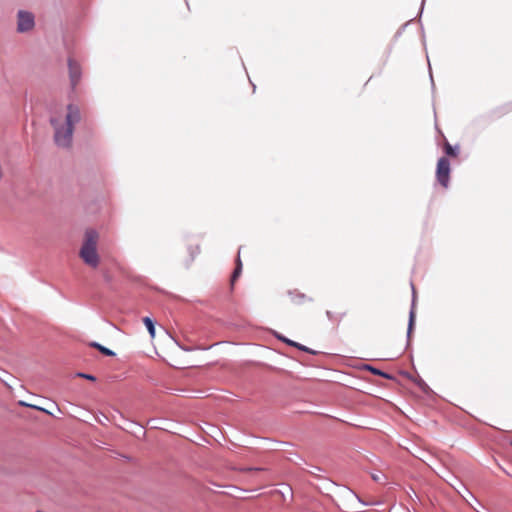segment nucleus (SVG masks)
I'll use <instances>...</instances> for the list:
<instances>
[{
    "label": "nucleus",
    "mask_w": 512,
    "mask_h": 512,
    "mask_svg": "<svg viewBox=\"0 0 512 512\" xmlns=\"http://www.w3.org/2000/svg\"><path fill=\"white\" fill-rule=\"evenodd\" d=\"M81 120L80 108L75 104H68L66 114H53L50 124L54 130V142L62 148H70L73 140L74 125Z\"/></svg>",
    "instance_id": "obj_1"
},
{
    "label": "nucleus",
    "mask_w": 512,
    "mask_h": 512,
    "mask_svg": "<svg viewBox=\"0 0 512 512\" xmlns=\"http://www.w3.org/2000/svg\"><path fill=\"white\" fill-rule=\"evenodd\" d=\"M98 242L99 233L94 229H87L79 251V257L82 261L93 269H96L100 264V255L97 251Z\"/></svg>",
    "instance_id": "obj_2"
},
{
    "label": "nucleus",
    "mask_w": 512,
    "mask_h": 512,
    "mask_svg": "<svg viewBox=\"0 0 512 512\" xmlns=\"http://www.w3.org/2000/svg\"><path fill=\"white\" fill-rule=\"evenodd\" d=\"M436 177L438 182L443 186L447 187L450 177V162L447 158L441 157L437 163Z\"/></svg>",
    "instance_id": "obj_3"
},
{
    "label": "nucleus",
    "mask_w": 512,
    "mask_h": 512,
    "mask_svg": "<svg viewBox=\"0 0 512 512\" xmlns=\"http://www.w3.org/2000/svg\"><path fill=\"white\" fill-rule=\"evenodd\" d=\"M34 27V17L31 13L25 11H19L17 30L19 32H26Z\"/></svg>",
    "instance_id": "obj_4"
},
{
    "label": "nucleus",
    "mask_w": 512,
    "mask_h": 512,
    "mask_svg": "<svg viewBox=\"0 0 512 512\" xmlns=\"http://www.w3.org/2000/svg\"><path fill=\"white\" fill-rule=\"evenodd\" d=\"M69 76L72 87H75L80 80L81 69L79 64L72 58L68 60Z\"/></svg>",
    "instance_id": "obj_5"
},
{
    "label": "nucleus",
    "mask_w": 512,
    "mask_h": 512,
    "mask_svg": "<svg viewBox=\"0 0 512 512\" xmlns=\"http://www.w3.org/2000/svg\"><path fill=\"white\" fill-rule=\"evenodd\" d=\"M288 296L290 298V302L295 305L304 304L306 301L309 300V298L305 294L297 290L289 291Z\"/></svg>",
    "instance_id": "obj_6"
},
{
    "label": "nucleus",
    "mask_w": 512,
    "mask_h": 512,
    "mask_svg": "<svg viewBox=\"0 0 512 512\" xmlns=\"http://www.w3.org/2000/svg\"><path fill=\"white\" fill-rule=\"evenodd\" d=\"M238 254H240V252H238ZM242 272V262H241V259H240V255H238L237 257V260H236V267H235V270L231 276V284L233 285L234 282L237 280V278L240 276Z\"/></svg>",
    "instance_id": "obj_7"
},
{
    "label": "nucleus",
    "mask_w": 512,
    "mask_h": 512,
    "mask_svg": "<svg viewBox=\"0 0 512 512\" xmlns=\"http://www.w3.org/2000/svg\"><path fill=\"white\" fill-rule=\"evenodd\" d=\"M143 323L146 326V328L148 329V332H149L151 338H154L155 337V326H154L153 321L149 317H144Z\"/></svg>",
    "instance_id": "obj_8"
},
{
    "label": "nucleus",
    "mask_w": 512,
    "mask_h": 512,
    "mask_svg": "<svg viewBox=\"0 0 512 512\" xmlns=\"http://www.w3.org/2000/svg\"><path fill=\"white\" fill-rule=\"evenodd\" d=\"M282 341L286 342L287 344H289L290 346H293V347H297L298 349L302 350V351H306L308 353H312L314 354L315 352L311 351L309 348L299 344V343H296L292 340H289V339H286V338H281Z\"/></svg>",
    "instance_id": "obj_9"
},
{
    "label": "nucleus",
    "mask_w": 512,
    "mask_h": 512,
    "mask_svg": "<svg viewBox=\"0 0 512 512\" xmlns=\"http://www.w3.org/2000/svg\"><path fill=\"white\" fill-rule=\"evenodd\" d=\"M91 346L98 349L102 354L104 355H107V356H114L115 353L113 351H111L110 349L98 344V343H91Z\"/></svg>",
    "instance_id": "obj_10"
},
{
    "label": "nucleus",
    "mask_w": 512,
    "mask_h": 512,
    "mask_svg": "<svg viewBox=\"0 0 512 512\" xmlns=\"http://www.w3.org/2000/svg\"><path fill=\"white\" fill-rule=\"evenodd\" d=\"M444 150H445V153L449 156H452V157L457 156L456 149L454 147H452L448 142L445 143Z\"/></svg>",
    "instance_id": "obj_11"
},
{
    "label": "nucleus",
    "mask_w": 512,
    "mask_h": 512,
    "mask_svg": "<svg viewBox=\"0 0 512 512\" xmlns=\"http://www.w3.org/2000/svg\"><path fill=\"white\" fill-rule=\"evenodd\" d=\"M327 314V317L331 320V321H334V322H339L341 321L342 317L345 316V313H343L341 316L337 317L335 316L331 311H327L326 312Z\"/></svg>",
    "instance_id": "obj_12"
},
{
    "label": "nucleus",
    "mask_w": 512,
    "mask_h": 512,
    "mask_svg": "<svg viewBox=\"0 0 512 512\" xmlns=\"http://www.w3.org/2000/svg\"><path fill=\"white\" fill-rule=\"evenodd\" d=\"M370 370H371L374 374H376V375H381V376L387 377V375H386L385 373H383V372H381V371H379V370H377V369H375V368H370Z\"/></svg>",
    "instance_id": "obj_13"
},
{
    "label": "nucleus",
    "mask_w": 512,
    "mask_h": 512,
    "mask_svg": "<svg viewBox=\"0 0 512 512\" xmlns=\"http://www.w3.org/2000/svg\"><path fill=\"white\" fill-rule=\"evenodd\" d=\"M79 375L88 380H95L94 376H92V375H87V374H79Z\"/></svg>",
    "instance_id": "obj_14"
},
{
    "label": "nucleus",
    "mask_w": 512,
    "mask_h": 512,
    "mask_svg": "<svg viewBox=\"0 0 512 512\" xmlns=\"http://www.w3.org/2000/svg\"><path fill=\"white\" fill-rule=\"evenodd\" d=\"M413 321H414V315H413V313H411V315H410V323H409V330L412 329Z\"/></svg>",
    "instance_id": "obj_15"
},
{
    "label": "nucleus",
    "mask_w": 512,
    "mask_h": 512,
    "mask_svg": "<svg viewBox=\"0 0 512 512\" xmlns=\"http://www.w3.org/2000/svg\"><path fill=\"white\" fill-rule=\"evenodd\" d=\"M372 478H373V480H374V481H376V482H380V481H381V477H380L378 474H373V475H372Z\"/></svg>",
    "instance_id": "obj_16"
}]
</instances>
